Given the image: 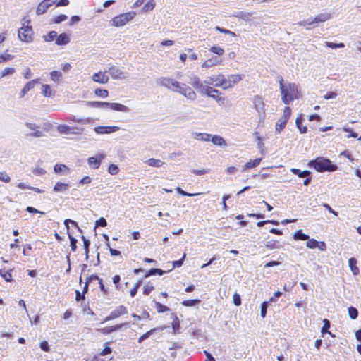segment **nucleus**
<instances>
[{
  "label": "nucleus",
  "mask_w": 361,
  "mask_h": 361,
  "mask_svg": "<svg viewBox=\"0 0 361 361\" xmlns=\"http://www.w3.org/2000/svg\"><path fill=\"white\" fill-rule=\"evenodd\" d=\"M69 224H71L73 226H74L75 227L78 228L79 231H81V229L79 228L78 227V223L73 220H71V219H66L64 221V224L66 227V229H67V233H69Z\"/></svg>",
  "instance_id": "53"
},
{
  "label": "nucleus",
  "mask_w": 361,
  "mask_h": 361,
  "mask_svg": "<svg viewBox=\"0 0 361 361\" xmlns=\"http://www.w3.org/2000/svg\"><path fill=\"white\" fill-rule=\"evenodd\" d=\"M68 235L71 243V251L75 252L77 249V240L74 237H73L70 233H68Z\"/></svg>",
  "instance_id": "57"
},
{
  "label": "nucleus",
  "mask_w": 361,
  "mask_h": 361,
  "mask_svg": "<svg viewBox=\"0 0 361 361\" xmlns=\"http://www.w3.org/2000/svg\"><path fill=\"white\" fill-rule=\"evenodd\" d=\"M279 85L282 101L286 104H289L290 102L299 98L298 85L295 83H289L288 87H286L283 85V80L281 78L279 81Z\"/></svg>",
  "instance_id": "2"
},
{
  "label": "nucleus",
  "mask_w": 361,
  "mask_h": 361,
  "mask_svg": "<svg viewBox=\"0 0 361 361\" xmlns=\"http://www.w3.org/2000/svg\"><path fill=\"white\" fill-rule=\"evenodd\" d=\"M108 172L111 175H116L119 172V168L116 164H110L108 168Z\"/></svg>",
  "instance_id": "54"
},
{
  "label": "nucleus",
  "mask_w": 361,
  "mask_h": 361,
  "mask_svg": "<svg viewBox=\"0 0 361 361\" xmlns=\"http://www.w3.org/2000/svg\"><path fill=\"white\" fill-rule=\"evenodd\" d=\"M18 36L19 39L23 42H32L34 39V32L32 27L29 25H25V23H23V26L18 30Z\"/></svg>",
  "instance_id": "6"
},
{
  "label": "nucleus",
  "mask_w": 361,
  "mask_h": 361,
  "mask_svg": "<svg viewBox=\"0 0 361 361\" xmlns=\"http://www.w3.org/2000/svg\"><path fill=\"white\" fill-rule=\"evenodd\" d=\"M82 240L83 241V243H84V249H85V256H86V259H88L89 257V247H90V241L89 240H87L85 236H82Z\"/></svg>",
  "instance_id": "47"
},
{
  "label": "nucleus",
  "mask_w": 361,
  "mask_h": 361,
  "mask_svg": "<svg viewBox=\"0 0 361 361\" xmlns=\"http://www.w3.org/2000/svg\"><path fill=\"white\" fill-rule=\"evenodd\" d=\"M210 141L215 145L219 147L226 146L225 140L220 135H212Z\"/></svg>",
  "instance_id": "28"
},
{
  "label": "nucleus",
  "mask_w": 361,
  "mask_h": 361,
  "mask_svg": "<svg viewBox=\"0 0 361 361\" xmlns=\"http://www.w3.org/2000/svg\"><path fill=\"white\" fill-rule=\"evenodd\" d=\"M216 30L221 32V33H224V34H226V35H229L232 37H236V34L234 32H232L229 30H226V29H224V28H222V27H220L219 26H216L215 27Z\"/></svg>",
  "instance_id": "56"
},
{
  "label": "nucleus",
  "mask_w": 361,
  "mask_h": 361,
  "mask_svg": "<svg viewBox=\"0 0 361 361\" xmlns=\"http://www.w3.org/2000/svg\"><path fill=\"white\" fill-rule=\"evenodd\" d=\"M348 263H349L350 269L351 271L353 272V275L359 274L360 269L357 267V259L354 257H351V258H350Z\"/></svg>",
  "instance_id": "31"
},
{
  "label": "nucleus",
  "mask_w": 361,
  "mask_h": 361,
  "mask_svg": "<svg viewBox=\"0 0 361 361\" xmlns=\"http://www.w3.org/2000/svg\"><path fill=\"white\" fill-rule=\"evenodd\" d=\"M290 171L293 174L297 175V176H298L300 178H303V177H306V176H310L311 175V173L309 171H301L300 169H294V168L291 169Z\"/></svg>",
  "instance_id": "38"
},
{
  "label": "nucleus",
  "mask_w": 361,
  "mask_h": 361,
  "mask_svg": "<svg viewBox=\"0 0 361 361\" xmlns=\"http://www.w3.org/2000/svg\"><path fill=\"white\" fill-rule=\"evenodd\" d=\"M269 302H263L261 305V317L262 318H264L266 317V314H267V307H268V304H269Z\"/></svg>",
  "instance_id": "61"
},
{
  "label": "nucleus",
  "mask_w": 361,
  "mask_h": 361,
  "mask_svg": "<svg viewBox=\"0 0 361 361\" xmlns=\"http://www.w3.org/2000/svg\"><path fill=\"white\" fill-rule=\"evenodd\" d=\"M302 115L299 116L295 121L297 128L299 129L300 133H307V128L306 126H302Z\"/></svg>",
  "instance_id": "40"
},
{
  "label": "nucleus",
  "mask_w": 361,
  "mask_h": 361,
  "mask_svg": "<svg viewBox=\"0 0 361 361\" xmlns=\"http://www.w3.org/2000/svg\"><path fill=\"white\" fill-rule=\"evenodd\" d=\"M69 188V184L57 182L53 188V191L55 192H63L68 190Z\"/></svg>",
  "instance_id": "27"
},
{
  "label": "nucleus",
  "mask_w": 361,
  "mask_h": 361,
  "mask_svg": "<svg viewBox=\"0 0 361 361\" xmlns=\"http://www.w3.org/2000/svg\"><path fill=\"white\" fill-rule=\"evenodd\" d=\"M331 18V13H323L315 16L314 18H311L312 25L319 23H324Z\"/></svg>",
  "instance_id": "19"
},
{
  "label": "nucleus",
  "mask_w": 361,
  "mask_h": 361,
  "mask_svg": "<svg viewBox=\"0 0 361 361\" xmlns=\"http://www.w3.org/2000/svg\"><path fill=\"white\" fill-rule=\"evenodd\" d=\"M68 18L67 16L65 14H61L54 18L53 22L54 23L59 24L61 22L66 20Z\"/></svg>",
  "instance_id": "60"
},
{
  "label": "nucleus",
  "mask_w": 361,
  "mask_h": 361,
  "mask_svg": "<svg viewBox=\"0 0 361 361\" xmlns=\"http://www.w3.org/2000/svg\"><path fill=\"white\" fill-rule=\"evenodd\" d=\"M106 157V153L100 152L94 157H90L87 159V164L90 169H97L99 168L102 161Z\"/></svg>",
  "instance_id": "8"
},
{
  "label": "nucleus",
  "mask_w": 361,
  "mask_h": 361,
  "mask_svg": "<svg viewBox=\"0 0 361 361\" xmlns=\"http://www.w3.org/2000/svg\"><path fill=\"white\" fill-rule=\"evenodd\" d=\"M306 246L310 249L317 248V240L315 239H308L307 240Z\"/></svg>",
  "instance_id": "59"
},
{
  "label": "nucleus",
  "mask_w": 361,
  "mask_h": 361,
  "mask_svg": "<svg viewBox=\"0 0 361 361\" xmlns=\"http://www.w3.org/2000/svg\"><path fill=\"white\" fill-rule=\"evenodd\" d=\"M108 72L114 80H125L127 78L126 73L114 65L109 67Z\"/></svg>",
  "instance_id": "10"
},
{
  "label": "nucleus",
  "mask_w": 361,
  "mask_h": 361,
  "mask_svg": "<svg viewBox=\"0 0 361 361\" xmlns=\"http://www.w3.org/2000/svg\"><path fill=\"white\" fill-rule=\"evenodd\" d=\"M0 180L5 183H8L11 180L10 176L4 171L0 172Z\"/></svg>",
  "instance_id": "63"
},
{
  "label": "nucleus",
  "mask_w": 361,
  "mask_h": 361,
  "mask_svg": "<svg viewBox=\"0 0 361 361\" xmlns=\"http://www.w3.org/2000/svg\"><path fill=\"white\" fill-rule=\"evenodd\" d=\"M192 137L195 140L209 142L210 141V138L212 137L211 134L204 133H195L192 134Z\"/></svg>",
  "instance_id": "29"
},
{
  "label": "nucleus",
  "mask_w": 361,
  "mask_h": 361,
  "mask_svg": "<svg viewBox=\"0 0 361 361\" xmlns=\"http://www.w3.org/2000/svg\"><path fill=\"white\" fill-rule=\"evenodd\" d=\"M92 79L94 82L106 84L109 81V76L106 75V72H98L93 74Z\"/></svg>",
  "instance_id": "17"
},
{
  "label": "nucleus",
  "mask_w": 361,
  "mask_h": 361,
  "mask_svg": "<svg viewBox=\"0 0 361 361\" xmlns=\"http://www.w3.org/2000/svg\"><path fill=\"white\" fill-rule=\"evenodd\" d=\"M200 302V300L198 299H194V300H184L182 302V305L185 307H192L195 306Z\"/></svg>",
  "instance_id": "46"
},
{
  "label": "nucleus",
  "mask_w": 361,
  "mask_h": 361,
  "mask_svg": "<svg viewBox=\"0 0 361 361\" xmlns=\"http://www.w3.org/2000/svg\"><path fill=\"white\" fill-rule=\"evenodd\" d=\"M287 121H286V118H280L276 123V133H280L281 131L286 127Z\"/></svg>",
  "instance_id": "35"
},
{
  "label": "nucleus",
  "mask_w": 361,
  "mask_h": 361,
  "mask_svg": "<svg viewBox=\"0 0 361 361\" xmlns=\"http://www.w3.org/2000/svg\"><path fill=\"white\" fill-rule=\"evenodd\" d=\"M89 106L98 109H108L109 102H86Z\"/></svg>",
  "instance_id": "30"
},
{
  "label": "nucleus",
  "mask_w": 361,
  "mask_h": 361,
  "mask_svg": "<svg viewBox=\"0 0 361 361\" xmlns=\"http://www.w3.org/2000/svg\"><path fill=\"white\" fill-rule=\"evenodd\" d=\"M210 51L219 56H221L224 53V49L218 46H213L210 48Z\"/></svg>",
  "instance_id": "51"
},
{
  "label": "nucleus",
  "mask_w": 361,
  "mask_h": 361,
  "mask_svg": "<svg viewBox=\"0 0 361 361\" xmlns=\"http://www.w3.org/2000/svg\"><path fill=\"white\" fill-rule=\"evenodd\" d=\"M136 13L134 11H130L120 14L117 16L114 17L111 20V25L114 27H122L126 25L128 22L132 20Z\"/></svg>",
  "instance_id": "5"
},
{
  "label": "nucleus",
  "mask_w": 361,
  "mask_h": 361,
  "mask_svg": "<svg viewBox=\"0 0 361 361\" xmlns=\"http://www.w3.org/2000/svg\"><path fill=\"white\" fill-rule=\"evenodd\" d=\"M348 314L352 319H355L358 317V311L354 307H348Z\"/></svg>",
  "instance_id": "49"
},
{
  "label": "nucleus",
  "mask_w": 361,
  "mask_h": 361,
  "mask_svg": "<svg viewBox=\"0 0 361 361\" xmlns=\"http://www.w3.org/2000/svg\"><path fill=\"white\" fill-rule=\"evenodd\" d=\"M209 80H214L215 87H222L224 90H227V80L222 73L210 76Z\"/></svg>",
  "instance_id": "11"
},
{
  "label": "nucleus",
  "mask_w": 361,
  "mask_h": 361,
  "mask_svg": "<svg viewBox=\"0 0 361 361\" xmlns=\"http://www.w3.org/2000/svg\"><path fill=\"white\" fill-rule=\"evenodd\" d=\"M146 163L148 166L152 167H161L164 165V162L160 159H156L154 158H150L146 161Z\"/></svg>",
  "instance_id": "36"
},
{
  "label": "nucleus",
  "mask_w": 361,
  "mask_h": 361,
  "mask_svg": "<svg viewBox=\"0 0 361 361\" xmlns=\"http://www.w3.org/2000/svg\"><path fill=\"white\" fill-rule=\"evenodd\" d=\"M54 171L56 173H63V175H68L69 173V168L62 164H56L54 166Z\"/></svg>",
  "instance_id": "25"
},
{
  "label": "nucleus",
  "mask_w": 361,
  "mask_h": 361,
  "mask_svg": "<svg viewBox=\"0 0 361 361\" xmlns=\"http://www.w3.org/2000/svg\"><path fill=\"white\" fill-rule=\"evenodd\" d=\"M15 72V69L13 68H6L0 75L1 78H3L7 75L13 74Z\"/></svg>",
  "instance_id": "62"
},
{
  "label": "nucleus",
  "mask_w": 361,
  "mask_h": 361,
  "mask_svg": "<svg viewBox=\"0 0 361 361\" xmlns=\"http://www.w3.org/2000/svg\"><path fill=\"white\" fill-rule=\"evenodd\" d=\"M0 275L7 282H11L13 280L10 271H7L5 269H0Z\"/></svg>",
  "instance_id": "37"
},
{
  "label": "nucleus",
  "mask_w": 361,
  "mask_h": 361,
  "mask_svg": "<svg viewBox=\"0 0 361 361\" xmlns=\"http://www.w3.org/2000/svg\"><path fill=\"white\" fill-rule=\"evenodd\" d=\"M156 329H151L150 331L146 332L145 334H144L143 335H142L139 338H138V343H142V341H144L145 339L148 338L154 331H155Z\"/></svg>",
  "instance_id": "58"
},
{
  "label": "nucleus",
  "mask_w": 361,
  "mask_h": 361,
  "mask_svg": "<svg viewBox=\"0 0 361 361\" xmlns=\"http://www.w3.org/2000/svg\"><path fill=\"white\" fill-rule=\"evenodd\" d=\"M295 240H307L309 239V235L302 233L301 230L295 232L293 235Z\"/></svg>",
  "instance_id": "39"
},
{
  "label": "nucleus",
  "mask_w": 361,
  "mask_h": 361,
  "mask_svg": "<svg viewBox=\"0 0 361 361\" xmlns=\"http://www.w3.org/2000/svg\"><path fill=\"white\" fill-rule=\"evenodd\" d=\"M157 85L165 87L171 91L178 92L181 82L170 78L160 77L156 81Z\"/></svg>",
  "instance_id": "4"
},
{
  "label": "nucleus",
  "mask_w": 361,
  "mask_h": 361,
  "mask_svg": "<svg viewBox=\"0 0 361 361\" xmlns=\"http://www.w3.org/2000/svg\"><path fill=\"white\" fill-rule=\"evenodd\" d=\"M71 41V39L66 33H61L56 37L55 44L59 46H63L68 44Z\"/></svg>",
  "instance_id": "22"
},
{
  "label": "nucleus",
  "mask_w": 361,
  "mask_h": 361,
  "mask_svg": "<svg viewBox=\"0 0 361 361\" xmlns=\"http://www.w3.org/2000/svg\"><path fill=\"white\" fill-rule=\"evenodd\" d=\"M108 109L116 111H120V112H129L130 108L119 103H115V102H109Z\"/></svg>",
  "instance_id": "18"
},
{
  "label": "nucleus",
  "mask_w": 361,
  "mask_h": 361,
  "mask_svg": "<svg viewBox=\"0 0 361 361\" xmlns=\"http://www.w3.org/2000/svg\"><path fill=\"white\" fill-rule=\"evenodd\" d=\"M128 312L127 309L123 305H120L113 310L110 314L105 319V321L114 319L121 315H123Z\"/></svg>",
  "instance_id": "16"
},
{
  "label": "nucleus",
  "mask_w": 361,
  "mask_h": 361,
  "mask_svg": "<svg viewBox=\"0 0 361 361\" xmlns=\"http://www.w3.org/2000/svg\"><path fill=\"white\" fill-rule=\"evenodd\" d=\"M309 166L314 168L318 172L335 171L338 167L333 164L329 159L324 157H318L314 160H312L308 164Z\"/></svg>",
  "instance_id": "3"
},
{
  "label": "nucleus",
  "mask_w": 361,
  "mask_h": 361,
  "mask_svg": "<svg viewBox=\"0 0 361 361\" xmlns=\"http://www.w3.org/2000/svg\"><path fill=\"white\" fill-rule=\"evenodd\" d=\"M179 94L185 97L187 99L195 101L197 99L196 92L185 83H182L178 90Z\"/></svg>",
  "instance_id": "9"
},
{
  "label": "nucleus",
  "mask_w": 361,
  "mask_h": 361,
  "mask_svg": "<svg viewBox=\"0 0 361 361\" xmlns=\"http://www.w3.org/2000/svg\"><path fill=\"white\" fill-rule=\"evenodd\" d=\"M155 307L158 312H164L169 310V308L167 306H165L158 302H155Z\"/></svg>",
  "instance_id": "55"
},
{
  "label": "nucleus",
  "mask_w": 361,
  "mask_h": 361,
  "mask_svg": "<svg viewBox=\"0 0 361 361\" xmlns=\"http://www.w3.org/2000/svg\"><path fill=\"white\" fill-rule=\"evenodd\" d=\"M290 114H291V109L290 107L288 106H286L284 108V110H283V116L281 117L282 118H286V121H288L290 116Z\"/></svg>",
  "instance_id": "64"
},
{
  "label": "nucleus",
  "mask_w": 361,
  "mask_h": 361,
  "mask_svg": "<svg viewBox=\"0 0 361 361\" xmlns=\"http://www.w3.org/2000/svg\"><path fill=\"white\" fill-rule=\"evenodd\" d=\"M25 125L27 128L32 130V133L27 135V136L34 137H42L44 136L43 132L39 130V126L37 124L34 123L26 122Z\"/></svg>",
  "instance_id": "12"
},
{
  "label": "nucleus",
  "mask_w": 361,
  "mask_h": 361,
  "mask_svg": "<svg viewBox=\"0 0 361 361\" xmlns=\"http://www.w3.org/2000/svg\"><path fill=\"white\" fill-rule=\"evenodd\" d=\"M252 15V12L238 11L233 14V16L245 21H250Z\"/></svg>",
  "instance_id": "26"
},
{
  "label": "nucleus",
  "mask_w": 361,
  "mask_h": 361,
  "mask_svg": "<svg viewBox=\"0 0 361 361\" xmlns=\"http://www.w3.org/2000/svg\"><path fill=\"white\" fill-rule=\"evenodd\" d=\"M171 317L173 318L172 328L173 331L176 332L180 329V322L176 314L172 313Z\"/></svg>",
  "instance_id": "42"
},
{
  "label": "nucleus",
  "mask_w": 361,
  "mask_h": 361,
  "mask_svg": "<svg viewBox=\"0 0 361 361\" xmlns=\"http://www.w3.org/2000/svg\"><path fill=\"white\" fill-rule=\"evenodd\" d=\"M323 322L324 326L322 328L321 333L322 334V335L326 333L331 334V332L328 331V329L330 328V322L327 319H324L323 320Z\"/></svg>",
  "instance_id": "48"
},
{
  "label": "nucleus",
  "mask_w": 361,
  "mask_h": 361,
  "mask_svg": "<svg viewBox=\"0 0 361 361\" xmlns=\"http://www.w3.org/2000/svg\"><path fill=\"white\" fill-rule=\"evenodd\" d=\"M190 84L201 94L206 95L209 97L213 98L217 100L219 95H221V92L212 86L203 85V82L200 78L195 75L191 74L189 76Z\"/></svg>",
  "instance_id": "1"
},
{
  "label": "nucleus",
  "mask_w": 361,
  "mask_h": 361,
  "mask_svg": "<svg viewBox=\"0 0 361 361\" xmlns=\"http://www.w3.org/2000/svg\"><path fill=\"white\" fill-rule=\"evenodd\" d=\"M120 130L119 126H97L94 128V130L97 134H110L111 133L116 132Z\"/></svg>",
  "instance_id": "14"
},
{
  "label": "nucleus",
  "mask_w": 361,
  "mask_h": 361,
  "mask_svg": "<svg viewBox=\"0 0 361 361\" xmlns=\"http://www.w3.org/2000/svg\"><path fill=\"white\" fill-rule=\"evenodd\" d=\"M66 121H73L74 123H82V124H88L93 121V119L90 117L85 118H78L75 116L71 115L66 118Z\"/></svg>",
  "instance_id": "23"
},
{
  "label": "nucleus",
  "mask_w": 361,
  "mask_h": 361,
  "mask_svg": "<svg viewBox=\"0 0 361 361\" xmlns=\"http://www.w3.org/2000/svg\"><path fill=\"white\" fill-rule=\"evenodd\" d=\"M57 32L56 31H50L46 36H43L44 41L51 42L56 39Z\"/></svg>",
  "instance_id": "44"
},
{
  "label": "nucleus",
  "mask_w": 361,
  "mask_h": 361,
  "mask_svg": "<svg viewBox=\"0 0 361 361\" xmlns=\"http://www.w3.org/2000/svg\"><path fill=\"white\" fill-rule=\"evenodd\" d=\"M244 78L242 74H232L229 75L226 78L227 81V89L233 88L235 84L241 81Z\"/></svg>",
  "instance_id": "15"
},
{
  "label": "nucleus",
  "mask_w": 361,
  "mask_h": 361,
  "mask_svg": "<svg viewBox=\"0 0 361 361\" xmlns=\"http://www.w3.org/2000/svg\"><path fill=\"white\" fill-rule=\"evenodd\" d=\"M253 104L255 109L259 112L261 113L264 111V103L261 97L256 95L253 98Z\"/></svg>",
  "instance_id": "21"
},
{
  "label": "nucleus",
  "mask_w": 361,
  "mask_h": 361,
  "mask_svg": "<svg viewBox=\"0 0 361 361\" xmlns=\"http://www.w3.org/2000/svg\"><path fill=\"white\" fill-rule=\"evenodd\" d=\"M94 93L97 96L102 98H106L109 96V92L104 89L97 88L95 90Z\"/></svg>",
  "instance_id": "45"
},
{
  "label": "nucleus",
  "mask_w": 361,
  "mask_h": 361,
  "mask_svg": "<svg viewBox=\"0 0 361 361\" xmlns=\"http://www.w3.org/2000/svg\"><path fill=\"white\" fill-rule=\"evenodd\" d=\"M262 158H257L254 160H250L243 166V171L257 166L262 161Z\"/></svg>",
  "instance_id": "32"
},
{
  "label": "nucleus",
  "mask_w": 361,
  "mask_h": 361,
  "mask_svg": "<svg viewBox=\"0 0 361 361\" xmlns=\"http://www.w3.org/2000/svg\"><path fill=\"white\" fill-rule=\"evenodd\" d=\"M325 44L327 47L331 49L343 48L345 47V44L343 43H334L331 42H326Z\"/></svg>",
  "instance_id": "52"
},
{
  "label": "nucleus",
  "mask_w": 361,
  "mask_h": 361,
  "mask_svg": "<svg viewBox=\"0 0 361 361\" xmlns=\"http://www.w3.org/2000/svg\"><path fill=\"white\" fill-rule=\"evenodd\" d=\"M221 62V61L220 59H219L216 56H213V57L206 60L202 64V67L205 68H211L212 66H217V65L220 64Z\"/></svg>",
  "instance_id": "24"
},
{
  "label": "nucleus",
  "mask_w": 361,
  "mask_h": 361,
  "mask_svg": "<svg viewBox=\"0 0 361 361\" xmlns=\"http://www.w3.org/2000/svg\"><path fill=\"white\" fill-rule=\"evenodd\" d=\"M154 6H155V3H154V0H150L145 4V5L143 6L142 9L145 12H148V11H152L154 8Z\"/></svg>",
  "instance_id": "50"
},
{
  "label": "nucleus",
  "mask_w": 361,
  "mask_h": 361,
  "mask_svg": "<svg viewBox=\"0 0 361 361\" xmlns=\"http://www.w3.org/2000/svg\"><path fill=\"white\" fill-rule=\"evenodd\" d=\"M57 130L61 134L68 135H81L84 128L80 126H69L66 124H59L57 126Z\"/></svg>",
  "instance_id": "7"
},
{
  "label": "nucleus",
  "mask_w": 361,
  "mask_h": 361,
  "mask_svg": "<svg viewBox=\"0 0 361 361\" xmlns=\"http://www.w3.org/2000/svg\"><path fill=\"white\" fill-rule=\"evenodd\" d=\"M265 246H266L267 248H268L269 250L280 249L281 247L280 243H279V242L277 241V240H270V241H268L265 244Z\"/></svg>",
  "instance_id": "41"
},
{
  "label": "nucleus",
  "mask_w": 361,
  "mask_h": 361,
  "mask_svg": "<svg viewBox=\"0 0 361 361\" xmlns=\"http://www.w3.org/2000/svg\"><path fill=\"white\" fill-rule=\"evenodd\" d=\"M56 2V0H43L37 6L36 13L38 16L44 14L47 11V9Z\"/></svg>",
  "instance_id": "13"
},
{
  "label": "nucleus",
  "mask_w": 361,
  "mask_h": 361,
  "mask_svg": "<svg viewBox=\"0 0 361 361\" xmlns=\"http://www.w3.org/2000/svg\"><path fill=\"white\" fill-rule=\"evenodd\" d=\"M42 94L46 97H51L54 95V92L49 85H42Z\"/></svg>",
  "instance_id": "33"
},
{
  "label": "nucleus",
  "mask_w": 361,
  "mask_h": 361,
  "mask_svg": "<svg viewBox=\"0 0 361 361\" xmlns=\"http://www.w3.org/2000/svg\"><path fill=\"white\" fill-rule=\"evenodd\" d=\"M166 271L162 269H157V268H153V269H151L150 270H149V271L145 274V277H149L150 276L155 275V274L161 276Z\"/></svg>",
  "instance_id": "43"
},
{
  "label": "nucleus",
  "mask_w": 361,
  "mask_h": 361,
  "mask_svg": "<svg viewBox=\"0 0 361 361\" xmlns=\"http://www.w3.org/2000/svg\"><path fill=\"white\" fill-rule=\"evenodd\" d=\"M39 83V80L35 79L27 82L20 93V98L23 97L30 90L34 88L35 84Z\"/></svg>",
  "instance_id": "20"
},
{
  "label": "nucleus",
  "mask_w": 361,
  "mask_h": 361,
  "mask_svg": "<svg viewBox=\"0 0 361 361\" xmlns=\"http://www.w3.org/2000/svg\"><path fill=\"white\" fill-rule=\"evenodd\" d=\"M62 78V74L59 71H53L50 72V79L56 83H60Z\"/></svg>",
  "instance_id": "34"
}]
</instances>
